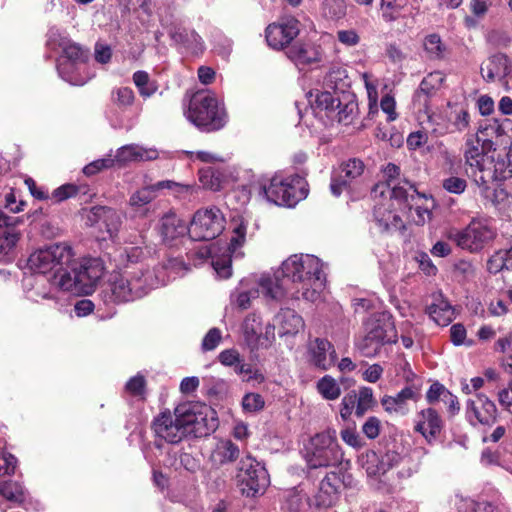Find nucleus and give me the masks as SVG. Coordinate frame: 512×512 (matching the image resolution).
Segmentation results:
<instances>
[{"label":"nucleus","mask_w":512,"mask_h":512,"mask_svg":"<svg viewBox=\"0 0 512 512\" xmlns=\"http://www.w3.org/2000/svg\"><path fill=\"white\" fill-rule=\"evenodd\" d=\"M166 282L164 267L124 266L120 272L110 276L107 292L110 301L125 303L142 298Z\"/></svg>","instance_id":"obj_1"},{"label":"nucleus","mask_w":512,"mask_h":512,"mask_svg":"<svg viewBox=\"0 0 512 512\" xmlns=\"http://www.w3.org/2000/svg\"><path fill=\"white\" fill-rule=\"evenodd\" d=\"M283 277L293 285L290 295L314 302L325 286L326 275L323 262L310 254H294L281 265Z\"/></svg>","instance_id":"obj_2"},{"label":"nucleus","mask_w":512,"mask_h":512,"mask_svg":"<svg viewBox=\"0 0 512 512\" xmlns=\"http://www.w3.org/2000/svg\"><path fill=\"white\" fill-rule=\"evenodd\" d=\"M465 151L466 173L480 189V194L488 198L490 184L494 181H504L512 177V164L506 156L496 153V150H485L480 146L467 143Z\"/></svg>","instance_id":"obj_3"},{"label":"nucleus","mask_w":512,"mask_h":512,"mask_svg":"<svg viewBox=\"0 0 512 512\" xmlns=\"http://www.w3.org/2000/svg\"><path fill=\"white\" fill-rule=\"evenodd\" d=\"M191 403L178 405L174 414L163 412L153 421L155 435L168 443H179L189 434H201V426L205 418L194 410Z\"/></svg>","instance_id":"obj_4"},{"label":"nucleus","mask_w":512,"mask_h":512,"mask_svg":"<svg viewBox=\"0 0 512 512\" xmlns=\"http://www.w3.org/2000/svg\"><path fill=\"white\" fill-rule=\"evenodd\" d=\"M187 119L204 132L222 129L228 122V115L222 103L208 90L195 92L185 111Z\"/></svg>","instance_id":"obj_5"},{"label":"nucleus","mask_w":512,"mask_h":512,"mask_svg":"<svg viewBox=\"0 0 512 512\" xmlns=\"http://www.w3.org/2000/svg\"><path fill=\"white\" fill-rule=\"evenodd\" d=\"M104 273L99 258H84L80 262L72 257L71 265L58 277L57 288L76 295L91 294Z\"/></svg>","instance_id":"obj_6"},{"label":"nucleus","mask_w":512,"mask_h":512,"mask_svg":"<svg viewBox=\"0 0 512 512\" xmlns=\"http://www.w3.org/2000/svg\"><path fill=\"white\" fill-rule=\"evenodd\" d=\"M74 256L71 246L57 243L34 251L28 258L29 269L38 274H48V281L57 288L58 277L71 265Z\"/></svg>","instance_id":"obj_7"},{"label":"nucleus","mask_w":512,"mask_h":512,"mask_svg":"<svg viewBox=\"0 0 512 512\" xmlns=\"http://www.w3.org/2000/svg\"><path fill=\"white\" fill-rule=\"evenodd\" d=\"M365 335L356 344L365 357H375L383 346L397 341V332L388 313H374L365 322Z\"/></svg>","instance_id":"obj_8"},{"label":"nucleus","mask_w":512,"mask_h":512,"mask_svg":"<svg viewBox=\"0 0 512 512\" xmlns=\"http://www.w3.org/2000/svg\"><path fill=\"white\" fill-rule=\"evenodd\" d=\"M304 451V458L310 469L334 467L343 459L335 431L315 434L305 445Z\"/></svg>","instance_id":"obj_9"},{"label":"nucleus","mask_w":512,"mask_h":512,"mask_svg":"<svg viewBox=\"0 0 512 512\" xmlns=\"http://www.w3.org/2000/svg\"><path fill=\"white\" fill-rule=\"evenodd\" d=\"M304 179L298 175L282 177L273 176L268 183H262L260 192L267 201L279 206L293 207L301 199L306 198L307 190Z\"/></svg>","instance_id":"obj_10"},{"label":"nucleus","mask_w":512,"mask_h":512,"mask_svg":"<svg viewBox=\"0 0 512 512\" xmlns=\"http://www.w3.org/2000/svg\"><path fill=\"white\" fill-rule=\"evenodd\" d=\"M236 479L242 494L247 497L263 494L270 485V477L265 466L250 454L240 459Z\"/></svg>","instance_id":"obj_11"},{"label":"nucleus","mask_w":512,"mask_h":512,"mask_svg":"<svg viewBox=\"0 0 512 512\" xmlns=\"http://www.w3.org/2000/svg\"><path fill=\"white\" fill-rule=\"evenodd\" d=\"M232 233L230 243L226 250L229 253H223L221 256H217V248L214 244L210 246H201L196 251V255L200 259L211 258V265L213 269L217 275L223 279L229 278L232 274L231 254L245 242L246 226L243 222H236L233 226Z\"/></svg>","instance_id":"obj_12"},{"label":"nucleus","mask_w":512,"mask_h":512,"mask_svg":"<svg viewBox=\"0 0 512 512\" xmlns=\"http://www.w3.org/2000/svg\"><path fill=\"white\" fill-rule=\"evenodd\" d=\"M61 57L57 64V70L62 79L73 85H84L86 77H81L79 70L85 65L88 59V52L78 44L63 39L59 43Z\"/></svg>","instance_id":"obj_13"},{"label":"nucleus","mask_w":512,"mask_h":512,"mask_svg":"<svg viewBox=\"0 0 512 512\" xmlns=\"http://www.w3.org/2000/svg\"><path fill=\"white\" fill-rule=\"evenodd\" d=\"M224 229V217L216 208L198 210L190 223L188 233L195 241H209L216 238Z\"/></svg>","instance_id":"obj_14"},{"label":"nucleus","mask_w":512,"mask_h":512,"mask_svg":"<svg viewBox=\"0 0 512 512\" xmlns=\"http://www.w3.org/2000/svg\"><path fill=\"white\" fill-rule=\"evenodd\" d=\"M496 236L495 230L482 220H472L462 231L457 232L453 239L462 249L478 252Z\"/></svg>","instance_id":"obj_15"},{"label":"nucleus","mask_w":512,"mask_h":512,"mask_svg":"<svg viewBox=\"0 0 512 512\" xmlns=\"http://www.w3.org/2000/svg\"><path fill=\"white\" fill-rule=\"evenodd\" d=\"M299 22L294 17L281 18L266 28V41L274 49H282L299 34Z\"/></svg>","instance_id":"obj_16"},{"label":"nucleus","mask_w":512,"mask_h":512,"mask_svg":"<svg viewBox=\"0 0 512 512\" xmlns=\"http://www.w3.org/2000/svg\"><path fill=\"white\" fill-rule=\"evenodd\" d=\"M365 165L361 159L351 158L340 164L331 178L330 189L334 196H340L350 188L364 172Z\"/></svg>","instance_id":"obj_17"},{"label":"nucleus","mask_w":512,"mask_h":512,"mask_svg":"<svg viewBox=\"0 0 512 512\" xmlns=\"http://www.w3.org/2000/svg\"><path fill=\"white\" fill-rule=\"evenodd\" d=\"M466 414L472 424L492 425L497 419V408L485 394L477 393L475 399L467 401Z\"/></svg>","instance_id":"obj_18"},{"label":"nucleus","mask_w":512,"mask_h":512,"mask_svg":"<svg viewBox=\"0 0 512 512\" xmlns=\"http://www.w3.org/2000/svg\"><path fill=\"white\" fill-rule=\"evenodd\" d=\"M20 217L8 216L0 209V255L8 256L14 251L21 238L18 229Z\"/></svg>","instance_id":"obj_19"},{"label":"nucleus","mask_w":512,"mask_h":512,"mask_svg":"<svg viewBox=\"0 0 512 512\" xmlns=\"http://www.w3.org/2000/svg\"><path fill=\"white\" fill-rule=\"evenodd\" d=\"M443 421L438 412L427 408L417 413L414 430L420 433L428 443H431L441 433Z\"/></svg>","instance_id":"obj_20"},{"label":"nucleus","mask_w":512,"mask_h":512,"mask_svg":"<svg viewBox=\"0 0 512 512\" xmlns=\"http://www.w3.org/2000/svg\"><path fill=\"white\" fill-rule=\"evenodd\" d=\"M480 70L487 82L501 81L512 72V64L505 54L498 53L483 62Z\"/></svg>","instance_id":"obj_21"},{"label":"nucleus","mask_w":512,"mask_h":512,"mask_svg":"<svg viewBox=\"0 0 512 512\" xmlns=\"http://www.w3.org/2000/svg\"><path fill=\"white\" fill-rule=\"evenodd\" d=\"M308 350L312 363L322 370H328L336 362L337 354L334 346L326 339H314L310 342Z\"/></svg>","instance_id":"obj_22"},{"label":"nucleus","mask_w":512,"mask_h":512,"mask_svg":"<svg viewBox=\"0 0 512 512\" xmlns=\"http://www.w3.org/2000/svg\"><path fill=\"white\" fill-rule=\"evenodd\" d=\"M156 194L151 186L136 190L129 197L128 205L133 218H145L153 212L152 202Z\"/></svg>","instance_id":"obj_23"},{"label":"nucleus","mask_w":512,"mask_h":512,"mask_svg":"<svg viewBox=\"0 0 512 512\" xmlns=\"http://www.w3.org/2000/svg\"><path fill=\"white\" fill-rule=\"evenodd\" d=\"M338 476L335 472L328 473L320 482L319 490L314 495L312 504L319 509L333 506L337 501Z\"/></svg>","instance_id":"obj_24"},{"label":"nucleus","mask_w":512,"mask_h":512,"mask_svg":"<svg viewBox=\"0 0 512 512\" xmlns=\"http://www.w3.org/2000/svg\"><path fill=\"white\" fill-rule=\"evenodd\" d=\"M240 455L239 447L230 439H221L217 441L211 454L209 461L213 467L220 468L224 465L234 463Z\"/></svg>","instance_id":"obj_25"},{"label":"nucleus","mask_w":512,"mask_h":512,"mask_svg":"<svg viewBox=\"0 0 512 512\" xmlns=\"http://www.w3.org/2000/svg\"><path fill=\"white\" fill-rule=\"evenodd\" d=\"M286 54L298 67L321 61V51L312 43L297 42L287 50Z\"/></svg>","instance_id":"obj_26"},{"label":"nucleus","mask_w":512,"mask_h":512,"mask_svg":"<svg viewBox=\"0 0 512 512\" xmlns=\"http://www.w3.org/2000/svg\"><path fill=\"white\" fill-rule=\"evenodd\" d=\"M280 336L296 335L304 328L302 317L292 309H282L274 318Z\"/></svg>","instance_id":"obj_27"},{"label":"nucleus","mask_w":512,"mask_h":512,"mask_svg":"<svg viewBox=\"0 0 512 512\" xmlns=\"http://www.w3.org/2000/svg\"><path fill=\"white\" fill-rule=\"evenodd\" d=\"M157 158V151L154 149H146L136 144L122 146L117 150L114 163L121 165L134 161H146Z\"/></svg>","instance_id":"obj_28"},{"label":"nucleus","mask_w":512,"mask_h":512,"mask_svg":"<svg viewBox=\"0 0 512 512\" xmlns=\"http://www.w3.org/2000/svg\"><path fill=\"white\" fill-rule=\"evenodd\" d=\"M418 396V389L414 386H407L399 391L395 396H384L381 404L385 411L392 413L402 412L404 405L408 400H414Z\"/></svg>","instance_id":"obj_29"},{"label":"nucleus","mask_w":512,"mask_h":512,"mask_svg":"<svg viewBox=\"0 0 512 512\" xmlns=\"http://www.w3.org/2000/svg\"><path fill=\"white\" fill-rule=\"evenodd\" d=\"M427 313L440 326L449 325L454 318L453 307L442 295L435 297L434 302L428 306Z\"/></svg>","instance_id":"obj_30"},{"label":"nucleus","mask_w":512,"mask_h":512,"mask_svg":"<svg viewBox=\"0 0 512 512\" xmlns=\"http://www.w3.org/2000/svg\"><path fill=\"white\" fill-rule=\"evenodd\" d=\"M186 223L174 213H167L160 221V234L165 241L173 240L188 232Z\"/></svg>","instance_id":"obj_31"},{"label":"nucleus","mask_w":512,"mask_h":512,"mask_svg":"<svg viewBox=\"0 0 512 512\" xmlns=\"http://www.w3.org/2000/svg\"><path fill=\"white\" fill-rule=\"evenodd\" d=\"M487 270L497 274L503 270H512V246L494 252L487 261Z\"/></svg>","instance_id":"obj_32"},{"label":"nucleus","mask_w":512,"mask_h":512,"mask_svg":"<svg viewBox=\"0 0 512 512\" xmlns=\"http://www.w3.org/2000/svg\"><path fill=\"white\" fill-rule=\"evenodd\" d=\"M409 0H380V10L385 22L391 23L401 17L402 11L407 7Z\"/></svg>","instance_id":"obj_33"},{"label":"nucleus","mask_w":512,"mask_h":512,"mask_svg":"<svg viewBox=\"0 0 512 512\" xmlns=\"http://www.w3.org/2000/svg\"><path fill=\"white\" fill-rule=\"evenodd\" d=\"M261 318L256 314H249L243 323V332L249 345H256L263 334Z\"/></svg>","instance_id":"obj_34"},{"label":"nucleus","mask_w":512,"mask_h":512,"mask_svg":"<svg viewBox=\"0 0 512 512\" xmlns=\"http://www.w3.org/2000/svg\"><path fill=\"white\" fill-rule=\"evenodd\" d=\"M259 286L266 297L274 300H281L285 294V288L277 277L262 275L259 279Z\"/></svg>","instance_id":"obj_35"},{"label":"nucleus","mask_w":512,"mask_h":512,"mask_svg":"<svg viewBox=\"0 0 512 512\" xmlns=\"http://www.w3.org/2000/svg\"><path fill=\"white\" fill-rule=\"evenodd\" d=\"M357 394L356 400V411L357 417H362L366 412L371 410L376 404V400L373 395V390L370 387H360Z\"/></svg>","instance_id":"obj_36"},{"label":"nucleus","mask_w":512,"mask_h":512,"mask_svg":"<svg viewBox=\"0 0 512 512\" xmlns=\"http://www.w3.org/2000/svg\"><path fill=\"white\" fill-rule=\"evenodd\" d=\"M317 390L326 400H336L341 395L340 385L330 375H325L318 380Z\"/></svg>","instance_id":"obj_37"},{"label":"nucleus","mask_w":512,"mask_h":512,"mask_svg":"<svg viewBox=\"0 0 512 512\" xmlns=\"http://www.w3.org/2000/svg\"><path fill=\"white\" fill-rule=\"evenodd\" d=\"M133 82L137 87L139 94L148 98L157 91V85L154 81H151L149 74L146 71H136L133 74Z\"/></svg>","instance_id":"obj_38"},{"label":"nucleus","mask_w":512,"mask_h":512,"mask_svg":"<svg viewBox=\"0 0 512 512\" xmlns=\"http://www.w3.org/2000/svg\"><path fill=\"white\" fill-rule=\"evenodd\" d=\"M391 198L406 202L407 204L410 203V200H414L415 197L420 196L419 192L415 188V186L408 182L403 181V184H395L391 185Z\"/></svg>","instance_id":"obj_39"},{"label":"nucleus","mask_w":512,"mask_h":512,"mask_svg":"<svg viewBox=\"0 0 512 512\" xmlns=\"http://www.w3.org/2000/svg\"><path fill=\"white\" fill-rule=\"evenodd\" d=\"M0 495L16 503H21L25 499L23 486L15 481L0 482Z\"/></svg>","instance_id":"obj_40"},{"label":"nucleus","mask_w":512,"mask_h":512,"mask_svg":"<svg viewBox=\"0 0 512 512\" xmlns=\"http://www.w3.org/2000/svg\"><path fill=\"white\" fill-rule=\"evenodd\" d=\"M92 213L98 218H102L107 225L109 233L116 231L120 225V217L118 213L106 206H96L92 208Z\"/></svg>","instance_id":"obj_41"},{"label":"nucleus","mask_w":512,"mask_h":512,"mask_svg":"<svg viewBox=\"0 0 512 512\" xmlns=\"http://www.w3.org/2000/svg\"><path fill=\"white\" fill-rule=\"evenodd\" d=\"M326 82L335 90L344 91V89L349 86L346 69L342 66L335 65L329 70L326 76Z\"/></svg>","instance_id":"obj_42"},{"label":"nucleus","mask_w":512,"mask_h":512,"mask_svg":"<svg viewBox=\"0 0 512 512\" xmlns=\"http://www.w3.org/2000/svg\"><path fill=\"white\" fill-rule=\"evenodd\" d=\"M112 102L120 109H127L135 100V94L129 87H119L112 91Z\"/></svg>","instance_id":"obj_43"},{"label":"nucleus","mask_w":512,"mask_h":512,"mask_svg":"<svg viewBox=\"0 0 512 512\" xmlns=\"http://www.w3.org/2000/svg\"><path fill=\"white\" fill-rule=\"evenodd\" d=\"M424 48L431 59H442L445 54V46L438 34H430L424 40Z\"/></svg>","instance_id":"obj_44"},{"label":"nucleus","mask_w":512,"mask_h":512,"mask_svg":"<svg viewBox=\"0 0 512 512\" xmlns=\"http://www.w3.org/2000/svg\"><path fill=\"white\" fill-rule=\"evenodd\" d=\"M336 110L338 122L343 123L344 125H349L358 114V104L352 99L345 103L341 101V106L336 108Z\"/></svg>","instance_id":"obj_45"},{"label":"nucleus","mask_w":512,"mask_h":512,"mask_svg":"<svg viewBox=\"0 0 512 512\" xmlns=\"http://www.w3.org/2000/svg\"><path fill=\"white\" fill-rule=\"evenodd\" d=\"M257 296L258 290L256 289L241 290L237 288L231 294V303L238 308L245 310L250 307L251 299L256 298Z\"/></svg>","instance_id":"obj_46"},{"label":"nucleus","mask_w":512,"mask_h":512,"mask_svg":"<svg viewBox=\"0 0 512 512\" xmlns=\"http://www.w3.org/2000/svg\"><path fill=\"white\" fill-rule=\"evenodd\" d=\"M399 459L400 456L396 452H387L384 456H382L379 464L376 467L368 466L366 471L369 475L384 474L388 469L397 464Z\"/></svg>","instance_id":"obj_47"},{"label":"nucleus","mask_w":512,"mask_h":512,"mask_svg":"<svg viewBox=\"0 0 512 512\" xmlns=\"http://www.w3.org/2000/svg\"><path fill=\"white\" fill-rule=\"evenodd\" d=\"M234 371L242 376L243 381L254 380L258 383L264 381V376L257 369H254L250 364L243 363L241 360L234 366Z\"/></svg>","instance_id":"obj_48"},{"label":"nucleus","mask_w":512,"mask_h":512,"mask_svg":"<svg viewBox=\"0 0 512 512\" xmlns=\"http://www.w3.org/2000/svg\"><path fill=\"white\" fill-rule=\"evenodd\" d=\"M315 103L318 108L324 109L330 113L335 112L336 108L341 106V100L330 92H321L317 94Z\"/></svg>","instance_id":"obj_49"},{"label":"nucleus","mask_w":512,"mask_h":512,"mask_svg":"<svg viewBox=\"0 0 512 512\" xmlns=\"http://www.w3.org/2000/svg\"><path fill=\"white\" fill-rule=\"evenodd\" d=\"M450 120L457 131H464L469 125V113L464 107L456 106L451 111Z\"/></svg>","instance_id":"obj_50"},{"label":"nucleus","mask_w":512,"mask_h":512,"mask_svg":"<svg viewBox=\"0 0 512 512\" xmlns=\"http://www.w3.org/2000/svg\"><path fill=\"white\" fill-rule=\"evenodd\" d=\"M150 186L152 187V189L155 193H156V191H159L162 189H169V190H172L176 195L187 194L190 191H192V189H193V187L190 185H184L181 183L174 182L172 180L159 181Z\"/></svg>","instance_id":"obj_51"},{"label":"nucleus","mask_w":512,"mask_h":512,"mask_svg":"<svg viewBox=\"0 0 512 512\" xmlns=\"http://www.w3.org/2000/svg\"><path fill=\"white\" fill-rule=\"evenodd\" d=\"M199 180L207 189L217 191L221 187L220 178L212 168L201 169L199 171Z\"/></svg>","instance_id":"obj_52"},{"label":"nucleus","mask_w":512,"mask_h":512,"mask_svg":"<svg viewBox=\"0 0 512 512\" xmlns=\"http://www.w3.org/2000/svg\"><path fill=\"white\" fill-rule=\"evenodd\" d=\"M265 401L258 393H247L242 399V407L246 412H257L264 408Z\"/></svg>","instance_id":"obj_53"},{"label":"nucleus","mask_w":512,"mask_h":512,"mask_svg":"<svg viewBox=\"0 0 512 512\" xmlns=\"http://www.w3.org/2000/svg\"><path fill=\"white\" fill-rule=\"evenodd\" d=\"M356 391L348 392L341 400L340 404V415L343 420H347L356 411Z\"/></svg>","instance_id":"obj_54"},{"label":"nucleus","mask_w":512,"mask_h":512,"mask_svg":"<svg viewBox=\"0 0 512 512\" xmlns=\"http://www.w3.org/2000/svg\"><path fill=\"white\" fill-rule=\"evenodd\" d=\"M144 256V251L141 247L133 246L125 248L123 252L120 253V257L122 260H126L127 264L125 266H141L142 264H138V261Z\"/></svg>","instance_id":"obj_55"},{"label":"nucleus","mask_w":512,"mask_h":512,"mask_svg":"<svg viewBox=\"0 0 512 512\" xmlns=\"http://www.w3.org/2000/svg\"><path fill=\"white\" fill-rule=\"evenodd\" d=\"M373 215L379 226L383 227L385 230L390 228L391 219H393L394 222L401 221L399 216L392 214L391 212L384 213L381 206H376L374 208ZM394 226L397 227V223H394Z\"/></svg>","instance_id":"obj_56"},{"label":"nucleus","mask_w":512,"mask_h":512,"mask_svg":"<svg viewBox=\"0 0 512 512\" xmlns=\"http://www.w3.org/2000/svg\"><path fill=\"white\" fill-rule=\"evenodd\" d=\"M222 334L220 329L211 328L202 340V349L204 351L214 350L220 343Z\"/></svg>","instance_id":"obj_57"},{"label":"nucleus","mask_w":512,"mask_h":512,"mask_svg":"<svg viewBox=\"0 0 512 512\" xmlns=\"http://www.w3.org/2000/svg\"><path fill=\"white\" fill-rule=\"evenodd\" d=\"M442 185L445 190L454 194L463 193L467 187L465 179L455 176L444 179Z\"/></svg>","instance_id":"obj_58"},{"label":"nucleus","mask_w":512,"mask_h":512,"mask_svg":"<svg viewBox=\"0 0 512 512\" xmlns=\"http://www.w3.org/2000/svg\"><path fill=\"white\" fill-rule=\"evenodd\" d=\"M381 430V421L375 417L370 416L362 426V432L369 439H375L379 436Z\"/></svg>","instance_id":"obj_59"},{"label":"nucleus","mask_w":512,"mask_h":512,"mask_svg":"<svg viewBox=\"0 0 512 512\" xmlns=\"http://www.w3.org/2000/svg\"><path fill=\"white\" fill-rule=\"evenodd\" d=\"M113 165H114V160L112 158L98 159V160H95V161L91 162L90 164L86 165L83 168V173L87 176H91L105 168H110Z\"/></svg>","instance_id":"obj_60"},{"label":"nucleus","mask_w":512,"mask_h":512,"mask_svg":"<svg viewBox=\"0 0 512 512\" xmlns=\"http://www.w3.org/2000/svg\"><path fill=\"white\" fill-rule=\"evenodd\" d=\"M78 193V187L73 184H64L52 193V197L56 202H62L68 198L75 196Z\"/></svg>","instance_id":"obj_61"},{"label":"nucleus","mask_w":512,"mask_h":512,"mask_svg":"<svg viewBox=\"0 0 512 512\" xmlns=\"http://www.w3.org/2000/svg\"><path fill=\"white\" fill-rule=\"evenodd\" d=\"M449 391L439 382L433 383L426 393V400L428 403L433 404L438 400L443 401V397L446 396Z\"/></svg>","instance_id":"obj_62"},{"label":"nucleus","mask_w":512,"mask_h":512,"mask_svg":"<svg viewBox=\"0 0 512 512\" xmlns=\"http://www.w3.org/2000/svg\"><path fill=\"white\" fill-rule=\"evenodd\" d=\"M416 261L419 263L420 269L427 275H435L437 272L436 266L432 263L430 257L425 252L417 253L415 257Z\"/></svg>","instance_id":"obj_63"},{"label":"nucleus","mask_w":512,"mask_h":512,"mask_svg":"<svg viewBox=\"0 0 512 512\" xmlns=\"http://www.w3.org/2000/svg\"><path fill=\"white\" fill-rule=\"evenodd\" d=\"M219 362L224 366L234 367L240 360V354L235 349H226L220 352L218 356Z\"/></svg>","instance_id":"obj_64"}]
</instances>
